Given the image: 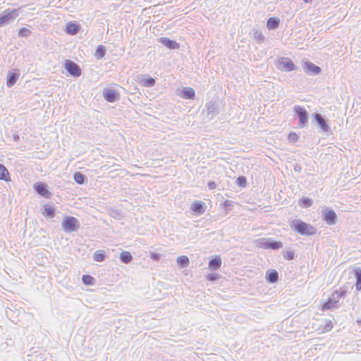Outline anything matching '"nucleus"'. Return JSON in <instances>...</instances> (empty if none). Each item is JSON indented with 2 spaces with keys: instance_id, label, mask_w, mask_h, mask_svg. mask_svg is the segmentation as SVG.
<instances>
[{
  "instance_id": "obj_31",
  "label": "nucleus",
  "mask_w": 361,
  "mask_h": 361,
  "mask_svg": "<svg viewBox=\"0 0 361 361\" xmlns=\"http://www.w3.org/2000/svg\"><path fill=\"white\" fill-rule=\"evenodd\" d=\"M313 204V200L307 197H302L299 201V205L303 208L310 207Z\"/></svg>"
},
{
  "instance_id": "obj_38",
  "label": "nucleus",
  "mask_w": 361,
  "mask_h": 361,
  "mask_svg": "<svg viewBox=\"0 0 361 361\" xmlns=\"http://www.w3.org/2000/svg\"><path fill=\"white\" fill-rule=\"evenodd\" d=\"M283 257L286 260H293L295 257V253L293 250H287L285 252H283Z\"/></svg>"
},
{
  "instance_id": "obj_32",
  "label": "nucleus",
  "mask_w": 361,
  "mask_h": 361,
  "mask_svg": "<svg viewBox=\"0 0 361 361\" xmlns=\"http://www.w3.org/2000/svg\"><path fill=\"white\" fill-rule=\"evenodd\" d=\"M334 297L329 298L326 302H325L323 305L322 310L323 311H325L326 310H330L333 307H334L335 305L337 303V302L334 301Z\"/></svg>"
},
{
  "instance_id": "obj_29",
  "label": "nucleus",
  "mask_w": 361,
  "mask_h": 361,
  "mask_svg": "<svg viewBox=\"0 0 361 361\" xmlns=\"http://www.w3.org/2000/svg\"><path fill=\"white\" fill-rule=\"evenodd\" d=\"M155 80L147 75L142 80V84L145 87H152L155 85Z\"/></svg>"
},
{
  "instance_id": "obj_6",
  "label": "nucleus",
  "mask_w": 361,
  "mask_h": 361,
  "mask_svg": "<svg viewBox=\"0 0 361 361\" xmlns=\"http://www.w3.org/2000/svg\"><path fill=\"white\" fill-rule=\"evenodd\" d=\"M322 220L329 226L336 224L338 216L336 212L331 208H324L322 210Z\"/></svg>"
},
{
  "instance_id": "obj_45",
  "label": "nucleus",
  "mask_w": 361,
  "mask_h": 361,
  "mask_svg": "<svg viewBox=\"0 0 361 361\" xmlns=\"http://www.w3.org/2000/svg\"><path fill=\"white\" fill-rule=\"evenodd\" d=\"M294 169L295 171L297 172H301L302 171V167L299 165V164H296L294 166Z\"/></svg>"
},
{
  "instance_id": "obj_1",
  "label": "nucleus",
  "mask_w": 361,
  "mask_h": 361,
  "mask_svg": "<svg viewBox=\"0 0 361 361\" xmlns=\"http://www.w3.org/2000/svg\"><path fill=\"white\" fill-rule=\"evenodd\" d=\"M290 227L293 231L302 235H314L317 233V229L312 225L300 219H294L290 221Z\"/></svg>"
},
{
  "instance_id": "obj_25",
  "label": "nucleus",
  "mask_w": 361,
  "mask_h": 361,
  "mask_svg": "<svg viewBox=\"0 0 361 361\" xmlns=\"http://www.w3.org/2000/svg\"><path fill=\"white\" fill-rule=\"evenodd\" d=\"M354 276L356 279L355 288L357 292L361 291V269L356 268L354 269Z\"/></svg>"
},
{
  "instance_id": "obj_26",
  "label": "nucleus",
  "mask_w": 361,
  "mask_h": 361,
  "mask_svg": "<svg viewBox=\"0 0 361 361\" xmlns=\"http://www.w3.org/2000/svg\"><path fill=\"white\" fill-rule=\"evenodd\" d=\"M74 180L79 185H82L87 182V178L81 172L77 171L73 175Z\"/></svg>"
},
{
  "instance_id": "obj_20",
  "label": "nucleus",
  "mask_w": 361,
  "mask_h": 361,
  "mask_svg": "<svg viewBox=\"0 0 361 361\" xmlns=\"http://www.w3.org/2000/svg\"><path fill=\"white\" fill-rule=\"evenodd\" d=\"M266 279L271 283H274L279 280V273L275 269L268 270L266 273Z\"/></svg>"
},
{
  "instance_id": "obj_48",
  "label": "nucleus",
  "mask_w": 361,
  "mask_h": 361,
  "mask_svg": "<svg viewBox=\"0 0 361 361\" xmlns=\"http://www.w3.org/2000/svg\"><path fill=\"white\" fill-rule=\"evenodd\" d=\"M228 200H226V202H224L225 206L228 205Z\"/></svg>"
},
{
  "instance_id": "obj_16",
  "label": "nucleus",
  "mask_w": 361,
  "mask_h": 361,
  "mask_svg": "<svg viewBox=\"0 0 361 361\" xmlns=\"http://www.w3.org/2000/svg\"><path fill=\"white\" fill-rule=\"evenodd\" d=\"M179 96L184 99H194L195 97V92L193 88L185 87L180 90Z\"/></svg>"
},
{
  "instance_id": "obj_39",
  "label": "nucleus",
  "mask_w": 361,
  "mask_h": 361,
  "mask_svg": "<svg viewBox=\"0 0 361 361\" xmlns=\"http://www.w3.org/2000/svg\"><path fill=\"white\" fill-rule=\"evenodd\" d=\"M9 21H8V17L6 16V15L5 14L4 11L2 12L1 14H0V27L5 25L6 23H8Z\"/></svg>"
},
{
  "instance_id": "obj_14",
  "label": "nucleus",
  "mask_w": 361,
  "mask_h": 361,
  "mask_svg": "<svg viewBox=\"0 0 361 361\" xmlns=\"http://www.w3.org/2000/svg\"><path fill=\"white\" fill-rule=\"evenodd\" d=\"M190 209L197 215L202 214L206 210V204L201 200L195 201L190 206Z\"/></svg>"
},
{
  "instance_id": "obj_36",
  "label": "nucleus",
  "mask_w": 361,
  "mask_h": 361,
  "mask_svg": "<svg viewBox=\"0 0 361 361\" xmlns=\"http://www.w3.org/2000/svg\"><path fill=\"white\" fill-rule=\"evenodd\" d=\"M31 35V30L27 27H21L18 31V35L21 37H27Z\"/></svg>"
},
{
  "instance_id": "obj_23",
  "label": "nucleus",
  "mask_w": 361,
  "mask_h": 361,
  "mask_svg": "<svg viewBox=\"0 0 361 361\" xmlns=\"http://www.w3.org/2000/svg\"><path fill=\"white\" fill-rule=\"evenodd\" d=\"M0 180H4L5 182H8L11 180V177L9 172L6 167L0 164Z\"/></svg>"
},
{
  "instance_id": "obj_2",
  "label": "nucleus",
  "mask_w": 361,
  "mask_h": 361,
  "mask_svg": "<svg viewBox=\"0 0 361 361\" xmlns=\"http://www.w3.org/2000/svg\"><path fill=\"white\" fill-rule=\"evenodd\" d=\"M312 123L317 124L319 133L326 135L332 134V130L329 124V121L326 118L325 116L320 113L315 112L312 114Z\"/></svg>"
},
{
  "instance_id": "obj_41",
  "label": "nucleus",
  "mask_w": 361,
  "mask_h": 361,
  "mask_svg": "<svg viewBox=\"0 0 361 361\" xmlns=\"http://www.w3.org/2000/svg\"><path fill=\"white\" fill-rule=\"evenodd\" d=\"M254 37L255 39H257L259 42H262L264 40V36L262 33V32H259V31H257V30L255 31V32H254Z\"/></svg>"
},
{
  "instance_id": "obj_34",
  "label": "nucleus",
  "mask_w": 361,
  "mask_h": 361,
  "mask_svg": "<svg viewBox=\"0 0 361 361\" xmlns=\"http://www.w3.org/2000/svg\"><path fill=\"white\" fill-rule=\"evenodd\" d=\"M82 281L85 285L93 286L95 282V279L91 275L84 274L82 276Z\"/></svg>"
},
{
  "instance_id": "obj_13",
  "label": "nucleus",
  "mask_w": 361,
  "mask_h": 361,
  "mask_svg": "<svg viewBox=\"0 0 361 361\" xmlns=\"http://www.w3.org/2000/svg\"><path fill=\"white\" fill-rule=\"evenodd\" d=\"M158 42L162 44L166 48L174 50L180 47V44L174 39H171L168 37H161L158 39Z\"/></svg>"
},
{
  "instance_id": "obj_27",
  "label": "nucleus",
  "mask_w": 361,
  "mask_h": 361,
  "mask_svg": "<svg viewBox=\"0 0 361 361\" xmlns=\"http://www.w3.org/2000/svg\"><path fill=\"white\" fill-rule=\"evenodd\" d=\"M106 258V252L104 250H99L94 252L93 259L98 262H104Z\"/></svg>"
},
{
  "instance_id": "obj_35",
  "label": "nucleus",
  "mask_w": 361,
  "mask_h": 361,
  "mask_svg": "<svg viewBox=\"0 0 361 361\" xmlns=\"http://www.w3.org/2000/svg\"><path fill=\"white\" fill-rule=\"evenodd\" d=\"M235 183L238 186L245 188L247 185V178L244 176H240L237 178Z\"/></svg>"
},
{
  "instance_id": "obj_11",
  "label": "nucleus",
  "mask_w": 361,
  "mask_h": 361,
  "mask_svg": "<svg viewBox=\"0 0 361 361\" xmlns=\"http://www.w3.org/2000/svg\"><path fill=\"white\" fill-rule=\"evenodd\" d=\"M103 97L109 102L113 103L120 99V94L118 90L105 88L103 90Z\"/></svg>"
},
{
  "instance_id": "obj_8",
  "label": "nucleus",
  "mask_w": 361,
  "mask_h": 361,
  "mask_svg": "<svg viewBox=\"0 0 361 361\" xmlns=\"http://www.w3.org/2000/svg\"><path fill=\"white\" fill-rule=\"evenodd\" d=\"M207 109V116L210 119H213L221 111V102L218 100H211L206 104Z\"/></svg>"
},
{
  "instance_id": "obj_10",
  "label": "nucleus",
  "mask_w": 361,
  "mask_h": 361,
  "mask_svg": "<svg viewBox=\"0 0 361 361\" xmlns=\"http://www.w3.org/2000/svg\"><path fill=\"white\" fill-rule=\"evenodd\" d=\"M64 68L73 77L78 78L81 75L82 71L80 66L73 61L66 59L64 63Z\"/></svg>"
},
{
  "instance_id": "obj_18",
  "label": "nucleus",
  "mask_w": 361,
  "mask_h": 361,
  "mask_svg": "<svg viewBox=\"0 0 361 361\" xmlns=\"http://www.w3.org/2000/svg\"><path fill=\"white\" fill-rule=\"evenodd\" d=\"M43 207L42 214L45 218L53 219L56 216V208L54 206L46 204Z\"/></svg>"
},
{
  "instance_id": "obj_24",
  "label": "nucleus",
  "mask_w": 361,
  "mask_h": 361,
  "mask_svg": "<svg viewBox=\"0 0 361 361\" xmlns=\"http://www.w3.org/2000/svg\"><path fill=\"white\" fill-rule=\"evenodd\" d=\"M347 294V290L345 288H341L338 290H336L332 293L331 296L335 299L334 301L338 302L341 298H345Z\"/></svg>"
},
{
  "instance_id": "obj_40",
  "label": "nucleus",
  "mask_w": 361,
  "mask_h": 361,
  "mask_svg": "<svg viewBox=\"0 0 361 361\" xmlns=\"http://www.w3.org/2000/svg\"><path fill=\"white\" fill-rule=\"evenodd\" d=\"M206 278L209 281H214L220 278V275L216 273H210L207 275Z\"/></svg>"
},
{
  "instance_id": "obj_9",
  "label": "nucleus",
  "mask_w": 361,
  "mask_h": 361,
  "mask_svg": "<svg viewBox=\"0 0 361 361\" xmlns=\"http://www.w3.org/2000/svg\"><path fill=\"white\" fill-rule=\"evenodd\" d=\"M277 68L283 71L290 72L296 69L293 61L288 57H281L277 62Z\"/></svg>"
},
{
  "instance_id": "obj_5",
  "label": "nucleus",
  "mask_w": 361,
  "mask_h": 361,
  "mask_svg": "<svg viewBox=\"0 0 361 361\" xmlns=\"http://www.w3.org/2000/svg\"><path fill=\"white\" fill-rule=\"evenodd\" d=\"M293 111L298 119V127L300 128H304L308 125V112L307 111L301 106L295 105L293 107Z\"/></svg>"
},
{
  "instance_id": "obj_22",
  "label": "nucleus",
  "mask_w": 361,
  "mask_h": 361,
  "mask_svg": "<svg viewBox=\"0 0 361 361\" xmlns=\"http://www.w3.org/2000/svg\"><path fill=\"white\" fill-rule=\"evenodd\" d=\"M21 8H15V9H6L4 11L5 14L8 17V21L14 20L16 18L20 13Z\"/></svg>"
},
{
  "instance_id": "obj_3",
  "label": "nucleus",
  "mask_w": 361,
  "mask_h": 361,
  "mask_svg": "<svg viewBox=\"0 0 361 361\" xmlns=\"http://www.w3.org/2000/svg\"><path fill=\"white\" fill-rule=\"evenodd\" d=\"M257 247L277 250L283 247V243L281 241L275 240L272 238H260L255 241Z\"/></svg>"
},
{
  "instance_id": "obj_30",
  "label": "nucleus",
  "mask_w": 361,
  "mask_h": 361,
  "mask_svg": "<svg viewBox=\"0 0 361 361\" xmlns=\"http://www.w3.org/2000/svg\"><path fill=\"white\" fill-rule=\"evenodd\" d=\"M106 47L104 45H99L95 51V57L97 59H102L104 57L106 54Z\"/></svg>"
},
{
  "instance_id": "obj_49",
  "label": "nucleus",
  "mask_w": 361,
  "mask_h": 361,
  "mask_svg": "<svg viewBox=\"0 0 361 361\" xmlns=\"http://www.w3.org/2000/svg\"><path fill=\"white\" fill-rule=\"evenodd\" d=\"M358 324H361V320H357Z\"/></svg>"
},
{
  "instance_id": "obj_47",
  "label": "nucleus",
  "mask_w": 361,
  "mask_h": 361,
  "mask_svg": "<svg viewBox=\"0 0 361 361\" xmlns=\"http://www.w3.org/2000/svg\"><path fill=\"white\" fill-rule=\"evenodd\" d=\"M305 3H311L312 0H302Z\"/></svg>"
},
{
  "instance_id": "obj_21",
  "label": "nucleus",
  "mask_w": 361,
  "mask_h": 361,
  "mask_svg": "<svg viewBox=\"0 0 361 361\" xmlns=\"http://www.w3.org/2000/svg\"><path fill=\"white\" fill-rule=\"evenodd\" d=\"M280 24V19L277 17H271L267 21V27L269 30H276Z\"/></svg>"
},
{
  "instance_id": "obj_43",
  "label": "nucleus",
  "mask_w": 361,
  "mask_h": 361,
  "mask_svg": "<svg viewBox=\"0 0 361 361\" xmlns=\"http://www.w3.org/2000/svg\"><path fill=\"white\" fill-rule=\"evenodd\" d=\"M207 187L209 190H214L216 187V184L214 181H209L207 183Z\"/></svg>"
},
{
  "instance_id": "obj_46",
  "label": "nucleus",
  "mask_w": 361,
  "mask_h": 361,
  "mask_svg": "<svg viewBox=\"0 0 361 361\" xmlns=\"http://www.w3.org/2000/svg\"><path fill=\"white\" fill-rule=\"evenodd\" d=\"M13 139L14 141L18 142L20 140V136L18 134H13Z\"/></svg>"
},
{
  "instance_id": "obj_19",
  "label": "nucleus",
  "mask_w": 361,
  "mask_h": 361,
  "mask_svg": "<svg viewBox=\"0 0 361 361\" xmlns=\"http://www.w3.org/2000/svg\"><path fill=\"white\" fill-rule=\"evenodd\" d=\"M209 269L211 271H216L219 269L221 265V258L219 255H216L209 262Z\"/></svg>"
},
{
  "instance_id": "obj_4",
  "label": "nucleus",
  "mask_w": 361,
  "mask_h": 361,
  "mask_svg": "<svg viewBox=\"0 0 361 361\" xmlns=\"http://www.w3.org/2000/svg\"><path fill=\"white\" fill-rule=\"evenodd\" d=\"M61 226L66 233H73L79 229L80 224L75 217L68 216L62 221Z\"/></svg>"
},
{
  "instance_id": "obj_12",
  "label": "nucleus",
  "mask_w": 361,
  "mask_h": 361,
  "mask_svg": "<svg viewBox=\"0 0 361 361\" xmlns=\"http://www.w3.org/2000/svg\"><path fill=\"white\" fill-rule=\"evenodd\" d=\"M303 70L307 74L310 75H317L322 71V69L319 66L310 61H305L304 63Z\"/></svg>"
},
{
  "instance_id": "obj_33",
  "label": "nucleus",
  "mask_w": 361,
  "mask_h": 361,
  "mask_svg": "<svg viewBox=\"0 0 361 361\" xmlns=\"http://www.w3.org/2000/svg\"><path fill=\"white\" fill-rule=\"evenodd\" d=\"M176 261L178 266L182 268L188 267L190 263L189 258L185 255L178 257Z\"/></svg>"
},
{
  "instance_id": "obj_15",
  "label": "nucleus",
  "mask_w": 361,
  "mask_h": 361,
  "mask_svg": "<svg viewBox=\"0 0 361 361\" xmlns=\"http://www.w3.org/2000/svg\"><path fill=\"white\" fill-rule=\"evenodd\" d=\"M19 71H8L6 77V85L8 87L13 86L19 78Z\"/></svg>"
},
{
  "instance_id": "obj_44",
  "label": "nucleus",
  "mask_w": 361,
  "mask_h": 361,
  "mask_svg": "<svg viewBox=\"0 0 361 361\" xmlns=\"http://www.w3.org/2000/svg\"><path fill=\"white\" fill-rule=\"evenodd\" d=\"M333 328V325L331 324V322L327 324L325 327H324V329L328 331H330L331 329Z\"/></svg>"
},
{
  "instance_id": "obj_17",
  "label": "nucleus",
  "mask_w": 361,
  "mask_h": 361,
  "mask_svg": "<svg viewBox=\"0 0 361 361\" xmlns=\"http://www.w3.org/2000/svg\"><path fill=\"white\" fill-rule=\"evenodd\" d=\"M80 29V25L74 22H68L66 23L65 31L67 34L74 35L77 34Z\"/></svg>"
},
{
  "instance_id": "obj_37",
  "label": "nucleus",
  "mask_w": 361,
  "mask_h": 361,
  "mask_svg": "<svg viewBox=\"0 0 361 361\" xmlns=\"http://www.w3.org/2000/svg\"><path fill=\"white\" fill-rule=\"evenodd\" d=\"M299 139V135L295 133V132H290L288 135V140L290 142H295L298 140Z\"/></svg>"
},
{
  "instance_id": "obj_28",
  "label": "nucleus",
  "mask_w": 361,
  "mask_h": 361,
  "mask_svg": "<svg viewBox=\"0 0 361 361\" xmlns=\"http://www.w3.org/2000/svg\"><path fill=\"white\" fill-rule=\"evenodd\" d=\"M119 259L125 264H128L133 259L131 253L128 251H122L119 256Z\"/></svg>"
},
{
  "instance_id": "obj_7",
  "label": "nucleus",
  "mask_w": 361,
  "mask_h": 361,
  "mask_svg": "<svg viewBox=\"0 0 361 361\" xmlns=\"http://www.w3.org/2000/svg\"><path fill=\"white\" fill-rule=\"evenodd\" d=\"M33 189L38 195L44 198L50 199L52 197V192L49 190V188L45 182H36L33 185Z\"/></svg>"
},
{
  "instance_id": "obj_42",
  "label": "nucleus",
  "mask_w": 361,
  "mask_h": 361,
  "mask_svg": "<svg viewBox=\"0 0 361 361\" xmlns=\"http://www.w3.org/2000/svg\"><path fill=\"white\" fill-rule=\"evenodd\" d=\"M160 254L157 252H151L149 257L152 260L158 262L160 259Z\"/></svg>"
}]
</instances>
